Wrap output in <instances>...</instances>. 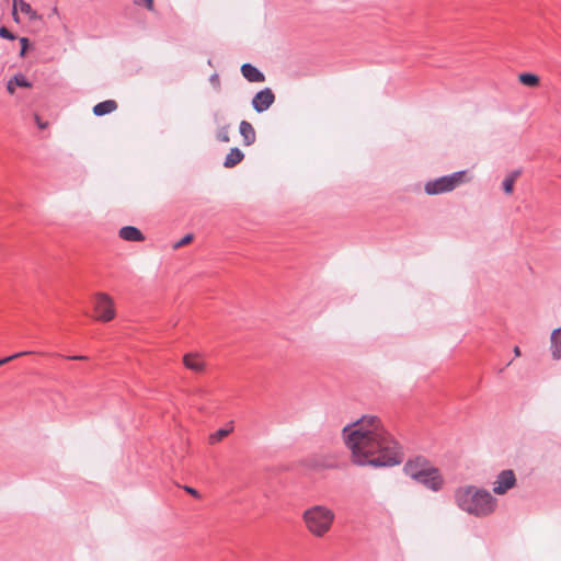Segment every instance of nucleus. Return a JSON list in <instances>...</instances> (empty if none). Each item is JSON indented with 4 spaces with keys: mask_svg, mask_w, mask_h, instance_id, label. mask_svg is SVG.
Masks as SVG:
<instances>
[{
    "mask_svg": "<svg viewBox=\"0 0 561 561\" xmlns=\"http://www.w3.org/2000/svg\"><path fill=\"white\" fill-rule=\"evenodd\" d=\"M209 81H210V83H211L214 87L219 88V85H220V81H219V77H218V75H217V73L211 75V76H210V78H209Z\"/></svg>",
    "mask_w": 561,
    "mask_h": 561,
    "instance_id": "29",
    "label": "nucleus"
},
{
    "mask_svg": "<svg viewBox=\"0 0 561 561\" xmlns=\"http://www.w3.org/2000/svg\"><path fill=\"white\" fill-rule=\"evenodd\" d=\"M515 181L512 178L506 176L503 181V190L506 194H511L513 192Z\"/></svg>",
    "mask_w": 561,
    "mask_h": 561,
    "instance_id": "23",
    "label": "nucleus"
},
{
    "mask_svg": "<svg viewBox=\"0 0 561 561\" xmlns=\"http://www.w3.org/2000/svg\"><path fill=\"white\" fill-rule=\"evenodd\" d=\"M35 118H36L37 126H38L41 129L46 128L47 123H42V122L39 121V117H38V116H36Z\"/></svg>",
    "mask_w": 561,
    "mask_h": 561,
    "instance_id": "35",
    "label": "nucleus"
},
{
    "mask_svg": "<svg viewBox=\"0 0 561 561\" xmlns=\"http://www.w3.org/2000/svg\"><path fill=\"white\" fill-rule=\"evenodd\" d=\"M550 341L552 357L554 359H561V327L553 330Z\"/></svg>",
    "mask_w": 561,
    "mask_h": 561,
    "instance_id": "16",
    "label": "nucleus"
},
{
    "mask_svg": "<svg viewBox=\"0 0 561 561\" xmlns=\"http://www.w3.org/2000/svg\"><path fill=\"white\" fill-rule=\"evenodd\" d=\"M185 491L195 497H199L198 491L191 486H185Z\"/></svg>",
    "mask_w": 561,
    "mask_h": 561,
    "instance_id": "31",
    "label": "nucleus"
},
{
    "mask_svg": "<svg viewBox=\"0 0 561 561\" xmlns=\"http://www.w3.org/2000/svg\"><path fill=\"white\" fill-rule=\"evenodd\" d=\"M14 84L22 88H30L31 83L23 75H15L12 79Z\"/></svg>",
    "mask_w": 561,
    "mask_h": 561,
    "instance_id": "22",
    "label": "nucleus"
},
{
    "mask_svg": "<svg viewBox=\"0 0 561 561\" xmlns=\"http://www.w3.org/2000/svg\"><path fill=\"white\" fill-rule=\"evenodd\" d=\"M466 171H457L448 175L439 176L430 180L424 185V191L427 195H439L454 191L458 185L465 182L463 176Z\"/></svg>",
    "mask_w": 561,
    "mask_h": 561,
    "instance_id": "3",
    "label": "nucleus"
},
{
    "mask_svg": "<svg viewBox=\"0 0 561 561\" xmlns=\"http://www.w3.org/2000/svg\"><path fill=\"white\" fill-rule=\"evenodd\" d=\"M342 438L357 466L392 467L402 461L398 442L375 415H364L346 424Z\"/></svg>",
    "mask_w": 561,
    "mask_h": 561,
    "instance_id": "1",
    "label": "nucleus"
},
{
    "mask_svg": "<svg viewBox=\"0 0 561 561\" xmlns=\"http://www.w3.org/2000/svg\"><path fill=\"white\" fill-rule=\"evenodd\" d=\"M433 463L423 456H415L410 458L403 467L404 473L411 479H415L420 473H424Z\"/></svg>",
    "mask_w": 561,
    "mask_h": 561,
    "instance_id": "8",
    "label": "nucleus"
},
{
    "mask_svg": "<svg viewBox=\"0 0 561 561\" xmlns=\"http://www.w3.org/2000/svg\"><path fill=\"white\" fill-rule=\"evenodd\" d=\"M14 81L11 79L8 84H7V90L9 93L13 94L14 93Z\"/></svg>",
    "mask_w": 561,
    "mask_h": 561,
    "instance_id": "32",
    "label": "nucleus"
},
{
    "mask_svg": "<svg viewBox=\"0 0 561 561\" xmlns=\"http://www.w3.org/2000/svg\"><path fill=\"white\" fill-rule=\"evenodd\" d=\"M117 108V103L114 100H106L93 106V114L95 116H103L114 112Z\"/></svg>",
    "mask_w": 561,
    "mask_h": 561,
    "instance_id": "14",
    "label": "nucleus"
},
{
    "mask_svg": "<svg viewBox=\"0 0 561 561\" xmlns=\"http://www.w3.org/2000/svg\"><path fill=\"white\" fill-rule=\"evenodd\" d=\"M514 353H515V355H516V356H519V355H520V351H519V347H518V346H516V347L514 348Z\"/></svg>",
    "mask_w": 561,
    "mask_h": 561,
    "instance_id": "36",
    "label": "nucleus"
},
{
    "mask_svg": "<svg viewBox=\"0 0 561 561\" xmlns=\"http://www.w3.org/2000/svg\"><path fill=\"white\" fill-rule=\"evenodd\" d=\"M241 73L249 82H263L265 80L263 72L249 62L241 66Z\"/></svg>",
    "mask_w": 561,
    "mask_h": 561,
    "instance_id": "10",
    "label": "nucleus"
},
{
    "mask_svg": "<svg viewBox=\"0 0 561 561\" xmlns=\"http://www.w3.org/2000/svg\"><path fill=\"white\" fill-rule=\"evenodd\" d=\"M0 37L13 41L15 39V36L4 26L0 27Z\"/></svg>",
    "mask_w": 561,
    "mask_h": 561,
    "instance_id": "26",
    "label": "nucleus"
},
{
    "mask_svg": "<svg viewBox=\"0 0 561 561\" xmlns=\"http://www.w3.org/2000/svg\"><path fill=\"white\" fill-rule=\"evenodd\" d=\"M519 81L524 85L536 87L539 83V78H538V76H536L534 73L525 72V73L519 75Z\"/></svg>",
    "mask_w": 561,
    "mask_h": 561,
    "instance_id": "19",
    "label": "nucleus"
},
{
    "mask_svg": "<svg viewBox=\"0 0 561 561\" xmlns=\"http://www.w3.org/2000/svg\"><path fill=\"white\" fill-rule=\"evenodd\" d=\"M184 366L195 373H201L205 368V363L198 354H186L183 358Z\"/></svg>",
    "mask_w": 561,
    "mask_h": 561,
    "instance_id": "12",
    "label": "nucleus"
},
{
    "mask_svg": "<svg viewBox=\"0 0 561 561\" xmlns=\"http://www.w3.org/2000/svg\"><path fill=\"white\" fill-rule=\"evenodd\" d=\"M28 354H32V352H30V351H24V352H20V353L13 354V355H11V356L4 357V358L0 359V366H2L3 364H7V363H9V362H11L12 359H15V358H19V357H21V356L28 355Z\"/></svg>",
    "mask_w": 561,
    "mask_h": 561,
    "instance_id": "24",
    "label": "nucleus"
},
{
    "mask_svg": "<svg viewBox=\"0 0 561 561\" xmlns=\"http://www.w3.org/2000/svg\"><path fill=\"white\" fill-rule=\"evenodd\" d=\"M454 500L460 511L478 518L491 516L499 505L497 499L489 490L474 484L456 488Z\"/></svg>",
    "mask_w": 561,
    "mask_h": 561,
    "instance_id": "2",
    "label": "nucleus"
},
{
    "mask_svg": "<svg viewBox=\"0 0 561 561\" xmlns=\"http://www.w3.org/2000/svg\"><path fill=\"white\" fill-rule=\"evenodd\" d=\"M414 481L433 492H438L444 486V478L439 469L434 465L425 470L424 473H420L419 477L414 479Z\"/></svg>",
    "mask_w": 561,
    "mask_h": 561,
    "instance_id": "6",
    "label": "nucleus"
},
{
    "mask_svg": "<svg viewBox=\"0 0 561 561\" xmlns=\"http://www.w3.org/2000/svg\"><path fill=\"white\" fill-rule=\"evenodd\" d=\"M275 101V95L270 88L259 91L252 99V106L257 113L265 112Z\"/></svg>",
    "mask_w": 561,
    "mask_h": 561,
    "instance_id": "9",
    "label": "nucleus"
},
{
    "mask_svg": "<svg viewBox=\"0 0 561 561\" xmlns=\"http://www.w3.org/2000/svg\"><path fill=\"white\" fill-rule=\"evenodd\" d=\"M244 158V153L237 147L231 148L225 158L224 165L226 168H233L240 163Z\"/></svg>",
    "mask_w": 561,
    "mask_h": 561,
    "instance_id": "15",
    "label": "nucleus"
},
{
    "mask_svg": "<svg viewBox=\"0 0 561 561\" xmlns=\"http://www.w3.org/2000/svg\"><path fill=\"white\" fill-rule=\"evenodd\" d=\"M216 138H217V140H219L221 142H229L230 141L229 126L227 125V126L220 127L217 130Z\"/></svg>",
    "mask_w": 561,
    "mask_h": 561,
    "instance_id": "21",
    "label": "nucleus"
},
{
    "mask_svg": "<svg viewBox=\"0 0 561 561\" xmlns=\"http://www.w3.org/2000/svg\"><path fill=\"white\" fill-rule=\"evenodd\" d=\"M67 358L71 359V360H83V359H87V357L82 356V355L67 356Z\"/></svg>",
    "mask_w": 561,
    "mask_h": 561,
    "instance_id": "33",
    "label": "nucleus"
},
{
    "mask_svg": "<svg viewBox=\"0 0 561 561\" xmlns=\"http://www.w3.org/2000/svg\"><path fill=\"white\" fill-rule=\"evenodd\" d=\"M193 240V234H185L181 240L174 243L173 248L179 249L185 244H188Z\"/></svg>",
    "mask_w": 561,
    "mask_h": 561,
    "instance_id": "25",
    "label": "nucleus"
},
{
    "mask_svg": "<svg viewBox=\"0 0 561 561\" xmlns=\"http://www.w3.org/2000/svg\"><path fill=\"white\" fill-rule=\"evenodd\" d=\"M118 236L125 241L139 242L145 240L144 233L134 226H125L119 229Z\"/></svg>",
    "mask_w": 561,
    "mask_h": 561,
    "instance_id": "11",
    "label": "nucleus"
},
{
    "mask_svg": "<svg viewBox=\"0 0 561 561\" xmlns=\"http://www.w3.org/2000/svg\"><path fill=\"white\" fill-rule=\"evenodd\" d=\"M94 311L98 320L111 321L115 317L113 299L105 293H98L94 298Z\"/></svg>",
    "mask_w": 561,
    "mask_h": 561,
    "instance_id": "5",
    "label": "nucleus"
},
{
    "mask_svg": "<svg viewBox=\"0 0 561 561\" xmlns=\"http://www.w3.org/2000/svg\"><path fill=\"white\" fill-rule=\"evenodd\" d=\"M520 175V171L519 170H515L513 171L510 175H507L508 178H512L514 181Z\"/></svg>",
    "mask_w": 561,
    "mask_h": 561,
    "instance_id": "34",
    "label": "nucleus"
},
{
    "mask_svg": "<svg viewBox=\"0 0 561 561\" xmlns=\"http://www.w3.org/2000/svg\"><path fill=\"white\" fill-rule=\"evenodd\" d=\"M232 432V427L230 428H220L216 431L215 433L210 434L208 437V443L210 445H215L219 443L221 439H224L226 436H228Z\"/></svg>",
    "mask_w": 561,
    "mask_h": 561,
    "instance_id": "18",
    "label": "nucleus"
},
{
    "mask_svg": "<svg viewBox=\"0 0 561 561\" xmlns=\"http://www.w3.org/2000/svg\"><path fill=\"white\" fill-rule=\"evenodd\" d=\"M239 131L245 146H251L254 144L256 135L253 126L249 122L242 121L239 125Z\"/></svg>",
    "mask_w": 561,
    "mask_h": 561,
    "instance_id": "13",
    "label": "nucleus"
},
{
    "mask_svg": "<svg viewBox=\"0 0 561 561\" xmlns=\"http://www.w3.org/2000/svg\"><path fill=\"white\" fill-rule=\"evenodd\" d=\"M136 4H144L149 11H153L154 3L153 0H135Z\"/></svg>",
    "mask_w": 561,
    "mask_h": 561,
    "instance_id": "27",
    "label": "nucleus"
},
{
    "mask_svg": "<svg viewBox=\"0 0 561 561\" xmlns=\"http://www.w3.org/2000/svg\"><path fill=\"white\" fill-rule=\"evenodd\" d=\"M327 529L328 528H312V534L316 536V537H323L327 533Z\"/></svg>",
    "mask_w": 561,
    "mask_h": 561,
    "instance_id": "30",
    "label": "nucleus"
},
{
    "mask_svg": "<svg viewBox=\"0 0 561 561\" xmlns=\"http://www.w3.org/2000/svg\"><path fill=\"white\" fill-rule=\"evenodd\" d=\"M308 466L312 468H333L334 465L331 462H327L322 457H312L308 460Z\"/></svg>",
    "mask_w": 561,
    "mask_h": 561,
    "instance_id": "20",
    "label": "nucleus"
},
{
    "mask_svg": "<svg viewBox=\"0 0 561 561\" xmlns=\"http://www.w3.org/2000/svg\"><path fill=\"white\" fill-rule=\"evenodd\" d=\"M20 43H21V53L20 54H21V56H23L25 54V51H26L27 46H28V41H27L26 37H22V38H20Z\"/></svg>",
    "mask_w": 561,
    "mask_h": 561,
    "instance_id": "28",
    "label": "nucleus"
},
{
    "mask_svg": "<svg viewBox=\"0 0 561 561\" xmlns=\"http://www.w3.org/2000/svg\"><path fill=\"white\" fill-rule=\"evenodd\" d=\"M18 8L20 9L21 12L27 14L30 16V19H36L37 15H36V12L32 9V7L23 1V0H20L19 2L16 0H14L13 2V18L15 21H18V15H16V10Z\"/></svg>",
    "mask_w": 561,
    "mask_h": 561,
    "instance_id": "17",
    "label": "nucleus"
},
{
    "mask_svg": "<svg viewBox=\"0 0 561 561\" xmlns=\"http://www.w3.org/2000/svg\"><path fill=\"white\" fill-rule=\"evenodd\" d=\"M307 526H330L334 522V513L325 506H313L304 513Z\"/></svg>",
    "mask_w": 561,
    "mask_h": 561,
    "instance_id": "4",
    "label": "nucleus"
},
{
    "mask_svg": "<svg viewBox=\"0 0 561 561\" xmlns=\"http://www.w3.org/2000/svg\"><path fill=\"white\" fill-rule=\"evenodd\" d=\"M516 474L512 469H505L499 472L493 482L492 492L495 495H504L516 486Z\"/></svg>",
    "mask_w": 561,
    "mask_h": 561,
    "instance_id": "7",
    "label": "nucleus"
}]
</instances>
